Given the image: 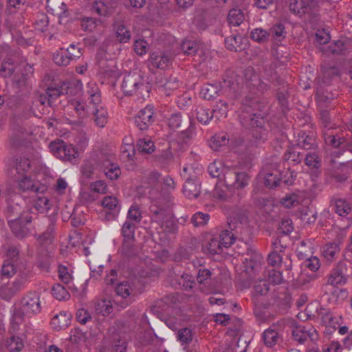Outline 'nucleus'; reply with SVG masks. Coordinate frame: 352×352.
<instances>
[{"mask_svg":"<svg viewBox=\"0 0 352 352\" xmlns=\"http://www.w3.org/2000/svg\"><path fill=\"white\" fill-rule=\"evenodd\" d=\"M69 322V316H67L66 312H60L52 318L51 324L54 329L60 330L67 327Z\"/></svg>","mask_w":352,"mask_h":352,"instance_id":"nucleus-31","label":"nucleus"},{"mask_svg":"<svg viewBox=\"0 0 352 352\" xmlns=\"http://www.w3.org/2000/svg\"><path fill=\"white\" fill-rule=\"evenodd\" d=\"M18 264L4 261L1 270V274L3 277L10 278L16 274Z\"/></svg>","mask_w":352,"mask_h":352,"instance_id":"nucleus-48","label":"nucleus"},{"mask_svg":"<svg viewBox=\"0 0 352 352\" xmlns=\"http://www.w3.org/2000/svg\"><path fill=\"white\" fill-rule=\"evenodd\" d=\"M322 82L328 85L335 78L340 76L341 72L338 66L331 62H324L320 65Z\"/></svg>","mask_w":352,"mask_h":352,"instance_id":"nucleus-14","label":"nucleus"},{"mask_svg":"<svg viewBox=\"0 0 352 352\" xmlns=\"http://www.w3.org/2000/svg\"><path fill=\"white\" fill-rule=\"evenodd\" d=\"M33 72L34 69L32 65L26 64L20 73H17L13 76L12 81L18 87H25L27 85Z\"/></svg>","mask_w":352,"mask_h":352,"instance_id":"nucleus-16","label":"nucleus"},{"mask_svg":"<svg viewBox=\"0 0 352 352\" xmlns=\"http://www.w3.org/2000/svg\"><path fill=\"white\" fill-rule=\"evenodd\" d=\"M268 32L270 33V36L277 41H281L286 36V31L283 24L278 23L272 26Z\"/></svg>","mask_w":352,"mask_h":352,"instance_id":"nucleus-50","label":"nucleus"},{"mask_svg":"<svg viewBox=\"0 0 352 352\" xmlns=\"http://www.w3.org/2000/svg\"><path fill=\"white\" fill-rule=\"evenodd\" d=\"M153 159L157 164L163 168L168 167L175 161L174 155L170 148L157 152L153 155Z\"/></svg>","mask_w":352,"mask_h":352,"instance_id":"nucleus-17","label":"nucleus"},{"mask_svg":"<svg viewBox=\"0 0 352 352\" xmlns=\"http://www.w3.org/2000/svg\"><path fill=\"white\" fill-rule=\"evenodd\" d=\"M263 107L258 99L254 96H247L241 102L240 122L244 127L252 129V137L257 144L264 142L268 135L265 127V119L257 112L261 111Z\"/></svg>","mask_w":352,"mask_h":352,"instance_id":"nucleus-3","label":"nucleus"},{"mask_svg":"<svg viewBox=\"0 0 352 352\" xmlns=\"http://www.w3.org/2000/svg\"><path fill=\"white\" fill-rule=\"evenodd\" d=\"M324 142L327 145L331 146L334 148H338L342 144L346 142L343 137H338L332 131H327L323 132Z\"/></svg>","mask_w":352,"mask_h":352,"instance_id":"nucleus-37","label":"nucleus"},{"mask_svg":"<svg viewBox=\"0 0 352 352\" xmlns=\"http://www.w3.org/2000/svg\"><path fill=\"white\" fill-rule=\"evenodd\" d=\"M52 294L58 300L69 299L70 294L60 284H56L52 287Z\"/></svg>","mask_w":352,"mask_h":352,"instance_id":"nucleus-62","label":"nucleus"},{"mask_svg":"<svg viewBox=\"0 0 352 352\" xmlns=\"http://www.w3.org/2000/svg\"><path fill=\"white\" fill-rule=\"evenodd\" d=\"M298 148V146L289 148L285 153L283 157V160L285 162H291L294 165L301 163L304 159L305 153L300 152Z\"/></svg>","mask_w":352,"mask_h":352,"instance_id":"nucleus-23","label":"nucleus"},{"mask_svg":"<svg viewBox=\"0 0 352 352\" xmlns=\"http://www.w3.org/2000/svg\"><path fill=\"white\" fill-rule=\"evenodd\" d=\"M244 21V14L239 9H232L228 15V21L230 25L239 26Z\"/></svg>","mask_w":352,"mask_h":352,"instance_id":"nucleus-42","label":"nucleus"},{"mask_svg":"<svg viewBox=\"0 0 352 352\" xmlns=\"http://www.w3.org/2000/svg\"><path fill=\"white\" fill-rule=\"evenodd\" d=\"M241 223H237L236 221H228V229L221 231L219 236V241L224 248H229L232 245L239 233L238 230L241 228Z\"/></svg>","mask_w":352,"mask_h":352,"instance_id":"nucleus-11","label":"nucleus"},{"mask_svg":"<svg viewBox=\"0 0 352 352\" xmlns=\"http://www.w3.org/2000/svg\"><path fill=\"white\" fill-rule=\"evenodd\" d=\"M170 57L164 53H153L151 55V65L156 68L166 69L170 63Z\"/></svg>","mask_w":352,"mask_h":352,"instance_id":"nucleus-27","label":"nucleus"},{"mask_svg":"<svg viewBox=\"0 0 352 352\" xmlns=\"http://www.w3.org/2000/svg\"><path fill=\"white\" fill-rule=\"evenodd\" d=\"M270 37V33L262 28H255L250 33V38L258 43L267 42Z\"/></svg>","mask_w":352,"mask_h":352,"instance_id":"nucleus-40","label":"nucleus"},{"mask_svg":"<svg viewBox=\"0 0 352 352\" xmlns=\"http://www.w3.org/2000/svg\"><path fill=\"white\" fill-rule=\"evenodd\" d=\"M16 67V63L11 58H6L1 63L0 74L4 78L10 77Z\"/></svg>","mask_w":352,"mask_h":352,"instance_id":"nucleus-30","label":"nucleus"},{"mask_svg":"<svg viewBox=\"0 0 352 352\" xmlns=\"http://www.w3.org/2000/svg\"><path fill=\"white\" fill-rule=\"evenodd\" d=\"M135 239H123L122 254L128 258L136 254V248L134 245Z\"/></svg>","mask_w":352,"mask_h":352,"instance_id":"nucleus-54","label":"nucleus"},{"mask_svg":"<svg viewBox=\"0 0 352 352\" xmlns=\"http://www.w3.org/2000/svg\"><path fill=\"white\" fill-rule=\"evenodd\" d=\"M250 177L246 172L238 171L236 176V182L232 188L236 190H242L249 184Z\"/></svg>","mask_w":352,"mask_h":352,"instance_id":"nucleus-47","label":"nucleus"},{"mask_svg":"<svg viewBox=\"0 0 352 352\" xmlns=\"http://www.w3.org/2000/svg\"><path fill=\"white\" fill-rule=\"evenodd\" d=\"M210 219V214L201 212L195 213L191 219L190 223L194 227H199L206 226Z\"/></svg>","mask_w":352,"mask_h":352,"instance_id":"nucleus-52","label":"nucleus"},{"mask_svg":"<svg viewBox=\"0 0 352 352\" xmlns=\"http://www.w3.org/2000/svg\"><path fill=\"white\" fill-rule=\"evenodd\" d=\"M19 312L13 316V321L16 324L23 322V317L32 318L41 311L39 294L36 292H29L21 299Z\"/></svg>","mask_w":352,"mask_h":352,"instance_id":"nucleus-5","label":"nucleus"},{"mask_svg":"<svg viewBox=\"0 0 352 352\" xmlns=\"http://www.w3.org/2000/svg\"><path fill=\"white\" fill-rule=\"evenodd\" d=\"M52 261L53 258L52 256L47 254L42 255L38 258L36 265L41 271L49 272Z\"/></svg>","mask_w":352,"mask_h":352,"instance_id":"nucleus-60","label":"nucleus"},{"mask_svg":"<svg viewBox=\"0 0 352 352\" xmlns=\"http://www.w3.org/2000/svg\"><path fill=\"white\" fill-rule=\"evenodd\" d=\"M264 179V184L266 187L269 188L276 187L280 182L279 172L278 170H275L274 172L267 173L265 175Z\"/></svg>","mask_w":352,"mask_h":352,"instance_id":"nucleus-51","label":"nucleus"},{"mask_svg":"<svg viewBox=\"0 0 352 352\" xmlns=\"http://www.w3.org/2000/svg\"><path fill=\"white\" fill-rule=\"evenodd\" d=\"M213 118L219 120L222 117H226L228 111V103L226 101L220 100L214 106L212 110Z\"/></svg>","mask_w":352,"mask_h":352,"instance_id":"nucleus-44","label":"nucleus"},{"mask_svg":"<svg viewBox=\"0 0 352 352\" xmlns=\"http://www.w3.org/2000/svg\"><path fill=\"white\" fill-rule=\"evenodd\" d=\"M136 148L140 153L150 154L154 151L155 145L151 140L140 139L137 143Z\"/></svg>","mask_w":352,"mask_h":352,"instance_id":"nucleus-53","label":"nucleus"},{"mask_svg":"<svg viewBox=\"0 0 352 352\" xmlns=\"http://www.w3.org/2000/svg\"><path fill=\"white\" fill-rule=\"evenodd\" d=\"M222 247L221 241H219V239H212L207 242L206 246L204 248V250L206 253L214 255L222 252Z\"/></svg>","mask_w":352,"mask_h":352,"instance_id":"nucleus-45","label":"nucleus"},{"mask_svg":"<svg viewBox=\"0 0 352 352\" xmlns=\"http://www.w3.org/2000/svg\"><path fill=\"white\" fill-rule=\"evenodd\" d=\"M69 85L68 82H63L56 87H49L45 92L50 97V100L54 102L60 95L69 94Z\"/></svg>","mask_w":352,"mask_h":352,"instance_id":"nucleus-19","label":"nucleus"},{"mask_svg":"<svg viewBox=\"0 0 352 352\" xmlns=\"http://www.w3.org/2000/svg\"><path fill=\"white\" fill-rule=\"evenodd\" d=\"M30 167L29 159H16L13 162V166L10 169V174L12 177H14V175L17 176L25 175V173L30 170Z\"/></svg>","mask_w":352,"mask_h":352,"instance_id":"nucleus-18","label":"nucleus"},{"mask_svg":"<svg viewBox=\"0 0 352 352\" xmlns=\"http://www.w3.org/2000/svg\"><path fill=\"white\" fill-rule=\"evenodd\" d=\"M292 335L294 340L300 344H304L308 338L311 341L318 340L317 331L314 328L296 323L292 325Z\"/></svg>","mask_w":352,"mask_h":352,"instance_id":"nucleus-10","label":"nucleus"},{"mask_svg":"<svg viewBox=\"0 0 352 352\" xmlns=\"http://www.w3.org/2000/svg\"><path fill=\"white\" fill-rule=\"evenodd\" d=\"M65 144L63 140L55 141L50 144L49 148L55 157L61 159L63 151L65 152Z\"/></svg>","mask_w":352,"mask_h":352,"instance_id":"nucleus-56","label":"nucleus"},{"mask_svg":"<svg viewBox=\"0 0 352 352\" xmlns=\"http://www.w3.org/2000/svg\"><path fill=\"white\" fill-rule=\"evenodd\" d=\"M4 261L19 263V249L16 245H9L5 253Z\"/></svg>","mask_w":352,"mask_h":352,"instance_id":"nucleus-55","label":"nucleus"},{"mask_svg":"<svg viewBox=\"0 0 352 352\" xmlns=\"http://www.w3.org/2000/svg\"><path fill=\"white\" fill-rule=\"evenodd\" d=\"M183 192L188 199L197 198L200 195V183L198 180H185Z\"/></svg>","mask_w":352,"mask_h":352,"instance_id":"nucleus-22","label":"nucleus"},{"mask_svg":"<svg viewBox=\"0 0 352 352\" xmlns=\"http://www.w3.org/2000/svg\"><path fill=\"white\" fill-rule=\"evenodd\" d=\"M5 344L10 352H20L24 348L23 340L19 336H11L6 340Z\"/></svg>","mask_w":352,"mask_h":352,"instance_id":"nucleus-33","label":"nucleus"},{"mask_svg":"<svg viewBox=\"0 0 352 352\" xmlns=\"http://www.w3.org/2000/svg\"><path fill=\"white\" fill-rule=\"evenodd\" d=\"M116 30V37L121 43H128L131 38V32L123 22L115 21L113 24Z\"/></svg>","mask_w":352,"mask_h":352,"instance_id":"nucleus-20","label":"nucleus"},{"mask_svg":"<svg viewBox=\"0 0 352 352\" xmlns=\"http://www.w3.org/2000/svg\"><path fill=\"white\" fill-rule=\"evenodd\" d=\"M296 142V146L305 150H316L318 147L316 135L312 131H300Z\"/></svg>","mask_w":352,"mask_h":352,"instance_id":"nucleus-15","label":"nucleus"},{"mask_svg":"<svg viewBox=\"0 0 352 352\" xmlns=\"http://www.w3.org/2000/svg\"><path fill=\"white\" fill-rule=\"evenodd\" d=\"M53 60L56 65L63 67L67 66L71 62L65 52V47H60L54 53Z\"/></svg>","mask_w":352,"mask_h":352,"instance_id":"nucleus-46","label":"nucleus"},{"mask_svg":"<svg viewBox=\"0 0 352 352\" xmlns=\"http://www.w3.org/2000/svg\"><path fill=\"white\" fill-rule=\"evenodd\" d=\"M175 281L179 288L185 291L192 289L195 285L194 277L188 273H183L175 278Z\"/></svg>","mask_w":352,"mask_h":352,"instance_id":"nucleus-28","label":"nucleus"},{"mask_svg":"<svg viewBox=\"0 0 352 352\" xmlns=\"http://www.w3.org/2000/svg\"><path fill=\"white\" fill-rule=\"evenodd\" d=\"M197 120L204 124H207L213 118V113L210 109L204 107H197L195 109Z\"/></svg>","mask_w":352,"mask_h":352,"instance_id":"nucleus-38","label":"nucleus"},{"mask_svg":"<svg viewBox=\"0 0 352 352\" xmlns=\"http://www.w3.org/2000/svg\"><path fill=\"white\" fill-rule=\"evenodd\" d=\"M55 229V223L52 221L48 224L46 230L43 232L38 237L41 243H51L54 239V233Z\"/></svg>","mask_w":352,"mask_h":352,"instance_id":"nucleus-57","label":"nucleus"},{"mask_svg":"<svg viewBox=\"0 0 352 352\" xmlns=\"http://www.w3.org/2000/svg\"><path fill=\"white\" fill-rule=\"evenodd\" d=\"M149 195L151 204L148 210L151 221L156 223L166 232H176L177 226L172 211L173 197L166 192H158L157 190H152Z\"/></svg>","mask_w":352,"mask_h":352,"instance_id":"nucleus-2","label":"nucleus"},{"mask_svg":"<svg viewBox=\"0 0 352 352\" xmlns=\"http://www.w3.org/2000/svg\"><path fill=\"white\" fill-rule=\"evenodd\" d=\"M19 195L16 194L8 204L6 214L8 219V225L14 235L18 239H23L30 234L27 226L38 219V214L32 211V208L28 205L25 199L19 202Z\"/></svg>","mask_w":352,"mask_h":352,"instance_id":"nucleus-1","label":"nucleus"},{"mask_svg":"<svg viewBox=\"0 0 352 352\" xmlns=\"http://www.w3.org/2000/svg\"><path fill=\"white\" fill-rule=\"evenodd\" d=\"M13 179L16 182V189L21 192L43 193L47 190L45 185L34 182L31 177L14 175Z\"/></svg>","mask_w":352,"mask_h":352,"instance_id":"nucleus-7","label":"nucleus"},{"mask_svg":"<svg viewBox=\"0 0 352 352\" xmlns=\"http://www.w3.org/2000/svg\"><path fill=\"white\" fill-rule=\"evenodd\" d=\"M321 51L327 55L341 54L344 50V44L342 41H333L326 47H322Z\"/></svg>","mask_w":352,"mask_h":352,"instance_id":"nucleus-32","label":"nucleus"},{"mask_svg":"<svg viewBox=\"0 0 352 352\" xmlns=\"http://www.w3.org/2000/svg\"><path fill=\"white\" fill-rule=\"evenodd\" d=\"M202 173V168L197 164L186 166L181 173L184 180H198V176Z\"/></svg>","mask_w":352,"mask_h":352,"instance_id":"nucleus-26","label":"nucleus"},{"mask_svg":"<svg viewBox=\"0 0 352 352\" xmlns=\"http://www.w3.org/2000/svg\"><path fill=\"white\" fill-rule=\"evenodd\" d=\"M334 210L340 217H346L351 211L350 204L342 199H336L334 203Z\"/></svg>","mask_w":352,"mask_h":352,"instance_id":"nucleus-34","label":"nucleus"},{"mask_svg":"<svg viewBox=\"0 0 352 352\" xmlns=\"http://www.w3.org/2000/svg\"><path fill=\"white\" fill-rule=\"evenodd\" d=\"M346 272V264L344 262H339L331 272L328 283L332 285H344L348 280Z\"/></svg>","mask_w":352,"mask_h":352,"instance_id":"nucleus-13","label":"nucleus"},{"mask_svg":"<svg viewBox=\"0 0 352 352\" xmlns=\"http://www.w3.org/2000/svg\"><path fill=\"white\" fill-rule=\"evenodd\" d=\"M177 338L182 344H189L192 340L191 329L187 327L180 329L177 332Z\"/></svg>","mask_w":352,"mask_h":352,"instance_id":"nucleus-64","label":"nucleus"},{"mask_svg":"<svg viewBox=\"0 0 352 352\" xmlns=\"http://www.w3.org/2000/svg\"><path fill=\"white\" fill-rule=\"evenodd\" d=\"M241 42V37L236 35H230L225 38L226 47L230 51H237Z\"/></svg>","mask_w":352,"mask_h":352,"instance_id":"nucleus-63","label":"nucleus"},{"mask_svg":"<svg viewBox=\"0 0 352 352\" xmlns=\"http://www.w3.org/2000/svg\"><path fill=\"white\" fill-rule=\"evenodd\" d=\"M17 276L9 285L3 286L0 289V293L3 299L10 300L16 294L21 292L26 283L33 277L32 267L27 262H20L18 264Z\"/></svg>","mask_w":352,"mask_h":352,"instance_id":"nucleus-4","label":"nucleus"},{"mask_svg":"<svg viewBox=\"0 0 352 352\" xmlns=\"http://www.w3.org/2000/svg\"><path fill=\"white\" fill-rule=\"evenodd\" d=\"M181 48L185 54L193 56L197 52L199 46L193 41L185 40L182 43Z\"/></svg>","mask_w":352,"mask_h":352,"instance_id":"nucleus-58","label":"nucleus"},{"mask_svg":"<svg viewBox=\"0 0 352 352\" xmlns=\"http://www.w3.org/2000/svg\"><path fill=\"white\" fill-rule=\"evenodd\" d=\"M252 82L250 83V87H256L257 90L261 94H264L270 89V85L262 80H261L257 75L253 74L250 78Z\"/></svg>","mask_w":352,"mask_h":352,"instance_id":"nucleus-61","label":"nucleus"},{"mask_svg":"<svg viewBox=\"0 0 352 352\" xmlns=\"http://www.w3.org/2000/svg\"><path fill=\"white\" fill-rule=\"evenodd\" d=\"M32 209L34 208L38 212L43 213L47 212L50 209V201L47 197L38 196L34 199V204L31 206Z\"/></svg>","mask_w":352,"mask_h":352,"instance_id":"nucleus-41","label":"nucleus"},{"mask_svg":"<svg viewBox=\"0 0 352 352\" xmlns=\"http://www.w3.org/2000/svg\"><path fill=\"white\" fill-rule=\"evenodd\" d=\"M229 142L228 135L225 132H220L212 136L210 146L214 151H218L220 147L228 144Z\"/></svg>","mask_w":352,"mask_h":352,"instance_id":"nucleus-29","label":"nucleus"},{"mask_svg":"<svg viewBox=\"0 0 352 352\" xmlns=\"http://www.w3.org/2000/svg\"><path fill=\"white\" fill-rule=\"evenodd\" d=\"M72 105L80 118L84 119L91 115V111L92 109L91 105L79 101H74Z\"/></svg>","mask_w":352,"mask_h":352,"instance_id":"nucleus-43","label":"nucleus"},{"mask_svg":"<svg viewBox=\"0 0 352 352\" xmlns=\"http://www.w3.org/2000/svg\"><path fill=\"white\" fill-rule=\"evenodd\" d=\"M238 170L234 168H225L222 174L223 180L226 184L225 188H232L236 182V176Z\"/></svg>","mask_w":352,"mask_h":352,"instance_id":"nucleus-39","label":"nucleus"},{"mask_svg":"<svg viewBox=\"0 0 352 352\" xmlns=\"http://www.w3.org/2000/svg\"><path fill=\"white\" fill-rule=\"evenodd\" d=\"M154 111L153 107L149 106L141 109L134 118L135 126L140 131H146L149 126L152 125L155 121L153 117Z\"/></svg>","mask_w":352,"mask_h":352,"instance_id":"nucleus-12","label":"nucleus"},{"mask_svg":"<svg viewBox=\"0 0 352 352\" xmlns=\"http://www.w3.org/2000/svg\"><path fill=\"white\" fill-rule=\"evenodd\" d=\"M278 339V333L272 327H270L263 333V340L264 344L267 347L274 346L277 343Z\"/></svg>","mask_w":352,"mask_h":352,"instance_id":"nucleus-36","label":"nucleus"},{"mask_svg":"<svg viewBox=\"0 0 352 352\" xmlns=\"http://www.w3.org/2000/svg\"><path fill=\"white\" fill-rule=\"evenodd\" d=\"M96 63L99 72L104 77L116 78L118 76L116 60L113 58H107L104 53L97 54Z\"/></svg>","mask_w":352,"mask_h":352,"instance_id":"nucleus-9","label":"nucleus"},{"mask_svg":"<svg viewBox=\"0 0 352 352\" xmlns=\"http://www.w3.org/2000/svg\"><path fill=\"white\" fill-rule=\"evenodd\" d=\"M308 1L292 0L289 4V10L294 14L302 17L304 14L309 13L310 6Z\"/></svg>","mask_w":352,"mask_h":352,"instance_id":"nucleus-25","label":"nucleus"},{"mask_svg":"<svg viewBox=\"0 0 352 352\" xmlns=\"http://www.w3.org/2000/svg\"><path fill=\"white\" fill-rule=\"evenodd\" d=\"M103 166L105 175L111 180L117 179L121 174L120 168L117 164L107 162H104Z\"/></svg>","mask_w":352,"mask_h":352,"instance_id":"nucleus-35","label":"nucleus"},{"mask_svg":"<svg viewBox=\"0 0 352 352\" xmlns=\"http://www.w3.org/2000/svg\"><path fill=\"white\" fill-rule=\"evenodd\" d=\"M167 123L171 129L184 133L186 138L189 137V128L191 125V121L188 115L182 116L181 113H173L168 118Z\"/></svg>","mask_w":352,"mask_h":352,"instance_id":"nucleus-8","label":"nucleus"},{"mask_svg":"<svg viewBox=\"0 0 352 352\" xmlns=\"http://www.w3.org/2000/svg\"><path fill=\"white\" fill-rule=\"evenodd\" d=\"M96 107H91V115L94 116V120L96 126L100 128L105 126L108 121V112L107 109L102 106H100V108L96 109Z\"/></svg>","mask_w":352,"mask_h":352,"instance_id":"nucleus-24","label":"nucleus"},{"mask_svg":"<svg viewBox=\"0 0 352 352\" xmlns=\"http://www.w3.org/2000/svg\"><path fill=\"white\" fill-rule=\"evenodd\" d=\"M81 173L86 179H94L97 176L95 164L90 162H85L81 166Z\"/></svg>","mask_w":352,"mask_h":352,"instance_id":"nucleus-49","label":"nucleus"},{"mask_svg":"<svg viewBox=\"0 0 352 352\" xmlns=\"http://www.w3.org/2000/svg\"><path fill=\"white\" fill-rule=\"evenodd\" d=\"M147 88L143 77L137 73H129L124 76L121 85L123 94L127 96L137 94L143 98L142 90L148 92Z\"/></svg>","mask_w":352,"mask_h":352,"instance_id":"nucleus-6","label":"nucleus"},{"mask_svg":"<svg viewBox=\"0 0 352 352\" xmlns=\"http://www.w3.org/2000/svg\"><path fill=\"white\" fill-rule=\"evenodd\" d=\"M221 90L219 84H206L201 87L199 94L204 99L210 100L219 96Z\"/></svg>","mask_w":352,"mask_h":352,"instance_id":"nucleus-21","label":"nucleus"},{"mask_svg":"<svg viewBox=\"0 0 352 352\" xmlns=\"http://www.w3.org/2000/svg\"><path fill=\"white\" fill-rule=\"evenodd\" d=\"M305 164L310 168H318L320 166V160L316 152H310L305 154Z\"/></svg>","mask_w":352,"mask_h":352,"instance_id":"nucleus-59","label":"nucleus"}]
</instances>
